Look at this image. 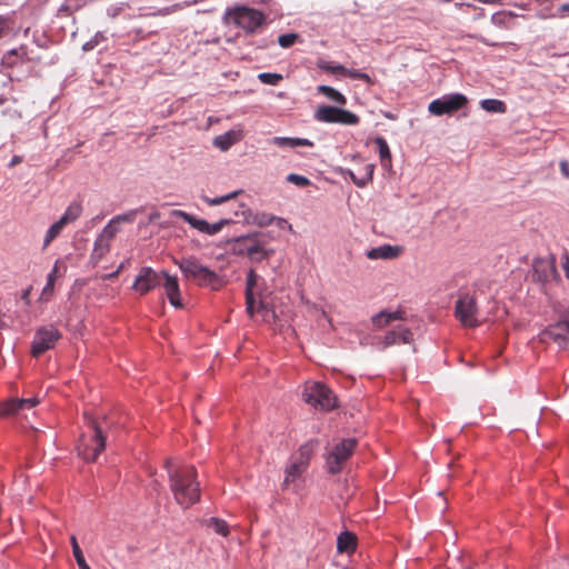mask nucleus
I'll use <instances>...</instances> for the list:
<instances>
[{
  "label": "nucleus",
  "mask_w": 569,
  "mask_h": 569,
  "mask_svg": "<svg viewBox=\"0 0 569 569\" xmlns=\"http://www.w3.org/2000/svg\"><path fill=\"white\" fill-rule=\"evenodd\" d=\"M170 489L174 500L182 508H189L200 500V485L193 466L174 467L171 460L166 462Z\"/></svg>",
  "instance_id": "nucleus-1"
},
{
  "label": "nucleus",
  "mask_w": 569,
  "mask_h": 569,
  "mask_svg": "<svg viewBox=\"0 0 569 569\" xmlns=\"http://www.w3.org/2000/svg\"><path fill=\"white\" fill-rule=\"evenodd\" d=\"M88 432L82 433L77 445L78 455L87 462H93L106 448V437L98 422L84 413Z\"/></svg>",
  "instance_id": "nucleus-2"
},
{
  "label": "nucleus",
  "mask_w": 569,
  "mask_h": 569,
  "mask_svg": "<svg viewBox=\"0 0 569 569\" xmlns=\"http://www.w3.org/2000/svg\"><path fill=\"white\" fill-rule=\"evenodd\" d=\"M183 276L198 286L210 287L213 290H219L223 286L222 278L210 270L206 266L201 264L194 257L182 258L176 262Z\"/></svg>",
  "instance_id": "nucleus-3"
},
{
  "label": "nucleus",
  "mask_w": 569,
  "mask_h": 569,
  "mask_svg": "<svg viewBox=\"0 0 569 569\" xmlns=\"http://www.w3.org/2000/svg\"><path fill=\"white\" fill-rule=\"evenodd\" d=\"M305 401L321 410H331L336 407V397L332 391L320 382H313L305 388L302 393Z\"/></svg>",
  "instance_id": "nucleus-4"
},
{
  "label": "nucleus",
  "mask_w": 569,
  "mask_h": 569,
  "mask_svg": "<svg viewBox=\"0 0 569 569\" xmlns=\"http://www.w3.org/2000/svg\"><path fill=\"white\" fill-rule=\"evenodd\" d=\"M358 441L355 438L341 440L336 445L327 458V468L331 475L339 473L342 470L345 462L353 453Z\"/></svg>",
  "instance_id": "nucleus-5"
},
{
  "label": "nucleus",
  "mask_w": 569,
  "mask_h": 569,
  "mask_svg": "<svg viewBox=\"0 0 569 569\" xmlns=\"http://www.w3.org/2000/svg\"><path fill=\"white\" fill-rule=\"evenodd\" d=\"M227 17L248 32H253L263 22V16L260 11L247 7L231 9L227 12Z\"/></svg>",
  "instance_id": "nucleus-6"
},
{
  "label": "nucleus",
  "mask_w": 569,
  "mask_h": 569,
  "mask_svg": "<svg viewBox=\"0 0 569 569\" xmlns=\"http://www.w3.org/2000/svg\"><path fill=\"white\" fill-rule=\"evenodd\" d=\"M455 316L463 327L476 328L480 326L476 299L469 295L461 296L457 300Z\"/></svg>",
  "instance_id": "nucleus-7"
},
{
  "label": "nucleus",
  "mask_w": 569,
  "mask_h": 569,
  "mask_svg": "<svg viewBox=\"0 0 569 569\" xmlns=\"http://www.w3.org/2000/svg\"><path fill=\"white\" fill-rule=\"evenodd\" d=\"M60 338L61 333L54 326L39 328L34 333L31 346L32 357L38 358L52 349Z\"/></svg>",
  "instance_id": "nucleus-8"
},
{
  "label": "nucleus",
  "mask_w": 569,
  "mask_h": 569,
  "mask_svg": "<svg viewBox=\"0 0 569 569\" xmlns=\"http://www.w3.org/2000/svg\"><path fill=\"white\" fill-rule=\"evenodd\" d=\"M539 338L541 342H553L560 348L569 349V312L565 319L542 330Z\"/></svg>",
  "instance_id": "nucleus-9"
},
{
  "label": "nucleus",
  "mask_w": 569,
  "mask_h": 569,
  "mask_svg": "<svg viewBox=\"0 0 569 569\" xmlns=\"http://www.w3.org/2000/svg\"><path fill=\"white\" fill-rule=\"evenodd\" d=\"M315 118L320 122L328 123L357 124L359 122V118L355 113L331 106L319 107L315 112Z\"/></svg>",
  "instance_id": "nucleus-10"
},
{
  "label": "nucleus",
  "mask_w": 569,
  "mask_h": 569,
  "mask_svg": "<svg viewBox=\"0 0 569 569\" xmlns=\"http://www.w3.org/2000/svg\"><path fill=\"white\" fill-rule=\"evenodd\" d=\"M467 98L461 93L443 97L431 101L428 111L435 116L451 114L467 103Z\"/></svg>",
  "instance_id": "nucleus-11"
},
{
  "label": "nucleus",
  "mask_w": 569,
  "mask_h": 569,
  "mask_svg": "<svg viewBox=\"0 0 569 569\" xmlns=\"http://www.w3.org/2000/svg\"><path fill=\"white\" fill-rule=\"evenodd\" d=\"M161 276L150 267H143L133 282V289L146 295L161 283Z\"/></svg>",
  "instance_id": "nucleus-12"
},
{
  "label": "nucleus",
  "mask_w": 569,
  "mask_h": 569,
  "mask_svg": "<svg viewBox=\"0 0 569 569\" xmlns=\"http://www.w3.org/2000/svg\"><path fill=\"white\" fill-rule=\"evenodd\" d=\"M253 222L260 227H271L270 237L278 238L282 230H292V226L283 218L277 216H251Z\"/></svg>",
  "instance_id": "nucleus-13"
},
{
  "label": "nucleus",
  "mask_w": 569,
  "mask_h": 569,
  "mask_svg": "<svg viewBox=\"0 0 569 569\" xmlns=\"http://www.w3.org/2000/svg\"><path fill=\"white\" fill-rule=\"evenodd\" d=\"M39 402L40 400L37 397L7 400L0 405V417H10L26 408L31 409Z\"/></svg>",
  "instance_id": "nucleus-14"
},
{
  "label": "nucleus",
  "mask_w": 569,
  "mask_h": 569,
  "mask_svg": "<svg viewBox=\"0 0 569 569\" xmlns=\"http://www.w3.org/2000/svg\"><path fill=\"white\" fill-rule=\"evenodd\" d=\"M194 229L209 236L217 234L224 226L230 224V219H221L218 222L209 223L197 216H182Z\"/></svg>",
  "instance_id": "nucleus-15"
},
{
  "label": "nucleus",
  "mask_w": 569,
  "mask_h": 569,
  "mask_svg": "<svg viewBox=\"0 0 569 569\" xmlns=\"http://www.w3.org/2000/svg\"><path fill=\"white\" fill-rule=\"evenodd\" d=\"M161 274L164 278L163 289L169 302L174 308H182L183 303L180 297V288L177 277H172L166 271H162Z\"/></svg>",
  "instance_id": "nucleus-16"
},
{
  "label": "nucleus",
  "mask_w": 569,
  "mask_h": 569,
  "mask_svg": "<svg viewBox=\"0 0 569 569\" xmlns=\"http://www.w3.org/2000/svg\"><path fill=\"white\" fill-rule=\"evenodd\" d=\"M412 339V332L409 328L398 326L396 329L386 333L382 340V346L383 348H387L398 343H410Z\"/></svg>",
  "instance_id": "nucleus-17"
},
{
  "label": "nucleus",
  "mask_w": 569,
  "mask_h": 569,
  "mask_svg": "<svg viewBox=\"0 0 569 569\" xmlns=\"http://www.w3.org/2000/svg\"><path fill=\"white\" fill-rule=\"evenodd\" d=\"M402 252V248L399 246L382 244L377 248H372L367 252V258L370 260H392L398 258Z\"/></svg>",
  "instance_id": "nucleus-18"
},
{
  "label": "nucleus",
  "mask_w": 569,
  "mask_h": 569,
  "mask_svg": "<svg viewBox=\"0 0 569 569\" xmlns=\"http://www.w3.org/2000/svg\"><path fill=\"white\" fill-rule=\"evenodd\" d=\"M405 316L406 312L403 310H396L392 312L382 310L371 317V322L376 328L382 329L390 325L392 321L403 320Z\"/></svg>",
  "instance_id": "nucleus-19"
},
{
  "label": "nucleus",
  "mask_w": 569,
  "mask_h": 569,
  "mask_svg": "<svg viewBox=\"0 0 569 569\" xmlns=\"http://www.w3.org/2000/svg\"><path fill=\"white\" fill-rule=\"evenodd\" d=\"M243 134L241 130H230L223 134L217 136L212 144L221 151H227L231 146L242 139Z\"/></svg>",
  "instance_id": "nucleus-20"
},
{
  "label": "nucleus",
  "mask_w": 569,
  "mask_h": 569,
  "mask_svg": "<svg viewBox=\"0 0 569 569\" xmlns=\"http://www.w3.org/2000/svg\"><path fill=\"white\" fill-rule=\"evenodd\" d=\"M76 218L77 216H62L59 221L53 223L46 233L43 248H47L61 233L62 229Z\"/></svg>",
  "instance_id": "nucleus-21"
},
{
  "label": "nucleus",
  "mask_w": 569,
  "mask_h": 569,
  "mask_svg": "<svg viewBox=\"0 0 569 569\" xmlns=\"http://www.w3.org/2000/svg\"><path fill=\"white\" fill-rule=\"evenodd\" d=\"M308 467L296 460L295 458H290V461L286 468V477L283 480V486H289L291 482H295L306 470Z\"/></svg>",
  "instance_id": "nucleus-22"
},
{
  "label": "nucleus",
  "mask_w": 569,
  "mask_h": 569,
  "mask_svg": "<svg viewBox=\"0 0 569 569\" xmlns=\"http://www.w3.org/2000/svg\"><path fill=\"white\" fill-rule=\"evenodd\" d=\"M318 447H319L318 440H309L306 443H303L302 446H300L298 451L295 455H292L291 457L295 458L296 460L300 461L301 463L303 462V465L309 467L310 459L313 456V453L316 452V450L318 449Z\"/></svg>",
  "instance_id": "nucleus-23"
},
{
  "label": "nucleus",
  "mask_w": 569,
  "mask_h": 569,
  "mask_svg": "<svg viewBox=\"0 0 569 569\" xmlns=\"http://www.w3.org/2000/svg\"><path fill=\"white\" fill-rule=\"evenodd\" d=\"M123 222H132L131 216H116L102 230L99 237L111 242Z\"/></svg>",
  "instance_id": "nucleus-24"
},
{
  "label": "nucleus",
  "mask_w": 569,
  "mask_h": 569,
  "mask_svg": "<svg viewBox=\"0 0 569 569\" xmlns=\"http://www.w3.org/2000/svg\"><path fill=\"white\" fill-rule=\"evenodd\" d=\"M357 548V537L350 531H343L338 536L337 549L338 552H353Z\"/></svg>",
  "instance_id": "nucleus-25"
},
{
  "label": "nucleus",
  "mask_w": 569,
  "mask_h": 569,
  "mask_svg": "<svg viewBox=\"0 0 569 569\" xmlns=\"http://www.w3.org/2000/svg\"><path fill=\"white\" fill-rule=\"evenodd\" d=\"M257 283V274L253 270H250L247 277V287H246V306L247 312L252 317L254 309V299H253V288Z\"/></svg>",
  "instance_id": "nucleus-26"
},
{
  "label": "nucleus",
  "mask_w": 569,
  "mask_h": 569,
  "mask_svg": "<svg viewBox=\"0 0 569 569\" xmlns=\"http://www.w3.org/2000/svg\"><path fill=\"white\" fill-rule=\"evenodd\" d=\"M243 251L246 252V254L249 257L250 260L256 261V262L268 258L272 253V250H267L259 243H253V242L247 244L243 248Z\"/></svg>",
  "instance_id": "nucleus-27"
},
{
  "label": "nucleus",
  "mask_w": 569,
  "mask_h": 569,
  "mask_svg": "<svg viewBox=\"0 0 569 569\" xmlns=\"http://www.w3.org/2000/svg\"><path fill=\"white\" fill-rule=\"evenodd\" d=\"M110 250V242L98 237L91 253V260L94 264L99 263Z\"/></svg>",
  "instance_id": "nucleus-28"
},
{
  "label": "nucleus",
  "mask_w": 569,
  "mask_h": 569,
  "mask_svg": "<svg viewBox=\"0 0 569 569\" xmlns=\"http://www.w3.org/2000/svg\"><path fill=\"white\" fill-rule=\"evenodd\" d=\"M58 272H59V268H58V263H56L53 269L47 277V283L40 295L41 301H49L51 299V297L53 295V290H54V283L58 278Z\"/></svg>",
  "instance_id": "nucleus-29"
},
{
  "label": "nucleus",
  "mask_w": 569,
  "mask_h": 569,
  "mask_svg": "<svg viewBox=\"0 0 569 569\" xmlns=\"http://www.w3.org/2000/svg\"><path fill=\"white\" fill-rule=\"evenodd\" d=\"M271 143L274 146H278V147H289V148L312 146V142L309 141L308 139L287 138V137H274L271 140Z\"/></svg>",
  "instance_id": "nucleus-30"
},
{
  "label": "nucleus",
  "mask_w": 569,
  "mask_h": 569,
  "mask_svg": "<svg viewBox=\"0 0 569 569\" xmlns=\"http://www.w3.org/2000/svg\"><path fill=\"white\" fill-rule=\"evenodd\" d=\"M375 142L379 149V156L382 167L389 168L391 166V153L387 141L383 138L378 137L375 139Z\"/></svg>",
  "instance_id": "nucleus-31"
},
{
  "label": "nucleus",
  "mask_w": 569,
  "mask_h": 569,
  "mask_svg": "<svg viewBox=\"0 0 569 569\" xmlns=\"http://www.w3.org/2000/svg\"><path fill=\"white\" fill-rule=\"evenodd\" d=\"M318 91L338 104L343 106L347 102L345 96L332 87L322 84L318 87Z\"/></svg>",
  "instance_id": "nucleus-32"
},
{
  "label": "nucleus",
  "mask_w": 569,
  "mask_h": 569,
  "mask_svg": "<svg viewBox=\"0 0 569 569\" xmlns=\"http://www.w3.org/2000/svg\"><path fill=\"white\" fill-rule=\"evenodd\" d=\"M204 525L208 528L213 529V531L222 537H227L229 535V526L228 523L220 518H210L204 521Z\"/></svg>",
  "instance_id": "nucleus-33"
},
{
  "label": "nucleus",
  "mask_w": 569,
  "mask_h": 569,
  "mask_svg": "<svg viewBox=\"0 0 569 569\" xmlns=\"http://www.w3.org/2000/svg\"><path fill=\"white\" fill-rule=\"evenodd\" d=\"M70 542H71V547H72V553H73V557L77 561L79 569H90L89 565L87 563V561L84 559L82 550L79 547L76 536H71Z\"/></svg>",
  "instance_id": "nucleus-34"
},
{
  "label": "nucleus",
  "mask_w": 569,
  "mask_h": 569,
  "mask_svg": "<svg viewBox=\"0 0 569 569\" xmlns=\"http://www.w3.org/2000/svg\"><path fill=\"white\" fill-rule=\"evenodd\" d=\"M483 110L488 112L505 113L506 104L501 100L497 99H485L480 102Z\"/></svg>",
  "instance_id": "nucleus-35"
},
{
  "label": "nucleus",
  "mask_w": 569,
  "mask_h": 569,
  "mask_svg": "<svg viewBox=\"0 0 569 569\" xmlns=\"http://www.w3.org/2000/svg\"><path fill=\"white\" fill-rule=\"evenodd\" d=\"M258 311L261 312L264 322L271 323L274 322L277 319L276 312L272 309H270L268 305L264 303L263 301L259 302Z\"/></svg>",
  "instance_id": "nucleus-36"
},
{
  "label": "nucleus",
  "mask_w": 569,
  "mask_h": 569,
  "mask_svg": "<svg viewBox=\"0 0 569 569\" xmlns=\"http://www.w3.org/2000/svg\"><path fill=\"white\" fill-rule=\"evenodd\" d=\"M298 38H299L298 33H293V32L281 34L278 38V43L282 48H289L296 43Z\"/></svg>",
  "instance_id": "nucleus-37"
},
{
  "label": "nucleus",
  "mask_w": 569,
  "mask_h": 569,
  "mask_svg": "<svg viewBox=\"0 0 569 569\" xmlns=\"http://www.w3.org/2000/svg\"><path fill=\"white\" fill-rule=\"evenodd\" d=\"M259 80L262 82V83H266V84H271V86H274L277 84L280 80H282V76L280 73H269V72H264V73H260L258 76Z\"/></svg>",
  "instance_id": "nucleus-38"
},
{
  "label": "nucleus",
  "mask_w": 569,
  "mask_h": 569,
  "mask_svg": "<svg viewBox=\"0 0 569 569\" xmlns=\"http://www.w3.org/2000/svg\"><path fill=\"white\" fill-rule=\"evenodd\" d=\"M372 173H373V166L372 164L367 166L366 176L362 177L361 179H358L353 172H351V171L349 172L350 178L352 179V181L357 186H359V187H363L367 183V181L372 178Z\"/></svg>",
  "instance_id": "nucleus-39"
},
{
  "label": "nucleus",
  "mask_w": 569,
  "mask_h": 569,
  "mask_svg": "<svg viewBox=\"0 0 569 569\" xmlns=\"http://www.w3.org/2000/svg\"><path fill=\"white\" fill-rule=\"evenodd\" d=\"M287 180L296 186H299V187H305V186L309 184V180L306 177L296 174V173H290L287 177Z\"/></svg>",
  "instance_id": "nucleus-40"
},
{
  "label": "nucleus",
  "mask_w": 569,
  "mask_h": 569,
  "mask_svg": "<svg viewBox=\"0 0 569 569\" xmlns=\"http://www.w3.org/2000/svg\"><path fill=\"white\" fill-rule=\"evenodd\" d=\"M372 230L373 232L376 233H379V234H383V236H388L390 233V229L386 230L385 229V219L383 217L379 220H376L372 224Z\"/></svg>",
  "instance_id": "nucleus-41"
},
{
  "label": "nucleus",
  "mask_w": 569,
  "mask_h": 569,
  "mask_svg": "<svg viewBox=\"0 0 569 569\" xmlns=\"http://www.w3.org/2000/svg\"><path fill=\"white\" fill-rule=\"evenodd\" d=\"M236 194H237V192H232L230 194H227L223 197H217V198H212V199L203 197V200L206 202H208L209 204L216 206V204H219V203H222V202H226V201L232 199Z\"/></svg>",
  "instance_id": "nucleus-42"
},
{
  "label": "nucleus",
  "mask_w": 569,
  "mask_h": 569,
  "mask_svg": "<svg viewBox=\"0 0 569 569\" xmlns=\"http://www.w3.org/2000/svg\"><path fill=\"white\" fill-rule=\"evenodd\" d=\"M343 74L349 76L350 78H353V79H362L367 82H371V79L367 73H363V72H360L357 70L346 69Z\"/></svg>",
  "instance_id": "nucleus-43"
},
{
  "label": "nucleus",
  "mask_w": 569,
  "mask_h": 569,
  "mask_svg": "<svg viewBox=\"0 0 569 569\" xmlns=\"http://www.w3.org/2000/svg\"><path fill=\"white\" fill-rule=\"evenodd\" d=\"M320 68L323 69V70H327L329 72H332V73H345L346 71V68L343 66H330L329 63H322L320 64Z\"/></svg>",
  "instance_id": "nucleus-44"
},
{
  "label": "nucleus",
  "mask_w": 569,
  "mask_h": 569,
  "mask_svg": "<svg viewBox=\"0 0 569 569\" xmlns=\"http://www.w3.org/2000/svg\"><path fill=\"white\" fill-rule=\"evenodd\" d=\"M82 210H84V208L82 207L81 202H73L69 206L66 213H76Z\"/></svg>",
  "instance_id": "nucleus-45"
},
{
  "label": "nucleus",
  "mask_w": 569,
  "mask_h": 569,
  "mask_svg": "<svg viewBox=\"0 0 569 569\" xmlns=\"http://www.w3.org/2000/svg\"><path fill=\"white\" fill-rule=\"evenodd\" d=\"M562 267L565 269L566 277L569 279V254L568 253H565V256H563Z\"/></svg>",
  "instance_id": "nucleus-46"
},
{
  "label": "nucleus",
  "mask_w": 569,
  "mask_h": 569,
  "mask_svg": "<svg viewBox=\"0 0 569 569\" xmlns=\"http://www.w3.org/2000/svg\"><path fill=\"white\" fill-rule=\"evenodd\" d=\"M6 113H8V116H9V118H10V119H18V118H20V117H21V114H20L16 109H10V108H8V109L6 110Z\"/></svg>",
  "instance_id": "nucleus-47"
},
{
  "label": "nucleus",
  "mask_w": 569,
  "mask_h": 569,
  "mask_svg": "<svg viewBox=\"0 0 569 569\" xmlns=\"http://www.w3.org/2000/svg\"><path fill=\"white\" fill-rule=\"evenodd\" d=\"M560 169H561V172L567 177L569 178V164L567 161H561L560 162Z\"/></svg>",
  "instance_id": "nucleus-48"
},
{
  "label": "nucleus",
  "mask_w": 569,
  "mask_h": 569,
  "mask_svg": "<svg viewBox=\"0 0 569 569\" xmlns=\"http://www.w3.org/2000/svg\"><path fill=\"white\" fill-rule=\"evenodd\" d=\"M30 291L31 289L28 288L27 290H24V292L22 293V299L26 301L27 305L30 303V300H29V297H30Z\"/></svg>",
  "instance_id": "nucleus-49"
},
{
  "label": "nucleus",
  "mask_w": 569,
  "mask_h": 569,
  "mask_svg": "<svg viewBox=\"0 0 569 569\" xmlns=\"http://www.w3.org/2000/svg\"><path fill=\"white\" fill-rule=\"evenodd\" d=\"M21 160H22V159H21V157H19V156H14V157L12 158L11 162H10V166H11V167H13V166H16V164L20 163V162H21Z\"/></svg>",
  "instance_id": "nucleus-50"
},
{
  "label": "nucleus",
  "mask_w": 569,
  "mask_h": 569,
  "mask_svg": "<svg viewBox=\"0 0 569 569\" xmlns=\"http://www.w3.org/2000/svg\"><path fill=\"white\" fill-rule=\"evenodd\" d=\"M7 327V323L3 320V313L0 312V329H3Z\"/></svg>",
  "instance_id": "nucleus-51"
},
{
  "label": "nucleus",
  "mask_w": 569,
  "mask_h": 569,
  "mask_svg": "<svg viewBox=\"0 0 569 569\" xmlns=\"http://www.w3.org/2000/svg\"><path fill=\"white\" fill-rule=\"evenodd\" d=\"M171 213L178 214V213H184V212L180 211V210H172Z\"/></svg>",
  "instance_id": "nucleus-52"
},
{
  "label": "nucleus",
  "mask_w": 569,
  "mask_h": 569,
  "mask_svg": "<svg viewBox=\"0 0 569 569\" xmlns=\"http://www.w3.org/2000/svg\"><path fill=\"white\" fill-rule=\"evenodd\" d=\"M168 11H169V9H168V8H164V9L161 11V13H162V14H164V12H168Z\"/></svg>",
  "instance_id": "nucleus-53"
}]
</instances>
